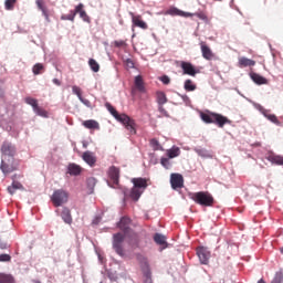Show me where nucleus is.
Listing matches in <instances>:
<instances>
[{
    "mask_svg": "<svg viewBox=\"0 0 283 283\" xmlns=\"http://www.w3.org/2000/svg\"><path fill=\"white\" fill-rule=\"evenodd\" d=\"M280 251H281V253H282V255H283V247L280 249Z\"/></svg>",
    "mask_w": 283,
    "mask_h": 283,
    "instance_id": "6e6d98bb",
    "label": "nucleus"
},
{
    "mask_svg": "<svg viewBox=\"0 0 283 283\" xmlns=\"http://www.w3.org/2000/svg\"><path fill=\"white\" fill-rule=\"evenodd\" d=\"M123 242H125V235L123 233L118 232L113 235V249L120 258H125Z\"/></svg>",
    "mask_w": 283,
    "mask_h": 283,
    "instance_id": "0eeeda50",
    "label": "nucleus"
},
{
    "mask_svg": "<svg viewBox=\"0 0 283 283\" xmlns=\"http://www.w3.org/2000/svg\"><path fill=\"white\" fill-rule=\"evenodd\" d=\"M159 80L161 83H164V85H169V83H171V78H169L167 75L161 76Z\"/></svg>",
    "mask_w": 283,
    "mask_h": 283,
    "instance_id": "de8ad7c7",
    "label": "nucleus"
},
{
    "mask_svg": "<svg viewBox=\"0 0 283 283\" xmlns=\"http://www.w3.org/2000/svg\"><path fill=\"white\" fill-rule=\"evenodd\" d=\"M200 118L203 120V123H207L208 125H218L219 127H224V125H231V120L228 119L222 114L218 113H200Z\"/></svg>",
    "mask_w": 283,
    "mask_h": 283,
    "instance_id": "7ed1b4c3",
    "label": "nucleus"
},
{
    "mask_svg": "<svg viewBox=\"0 0 283 283\" xmlns=\"http://www.w3.org/2000/svg\"><path fill=\"white\" fill-rule=\"evenodd\" d=\"M200 50L206 61H213V59H216V53L207 45V42H200Z\"/></svg>",
    "mask_w": 283,
    "mask_h": 283,
    "instance_id": "9b49d317",
    "label": "nucleus"
},
{
    "mask_svg": "<svg viewBox=\"0 0 283 283\" xmlns=\"http://www.w3.org/2000/svg\"><path fill=\"white\" fill-rule=\"evenodd\" d=\"M157 96V103L158 105H160L159 109H163V105H165L167 103V94H165V92L163 91H158L156 93Z\"/></svg>",
    "mask_w": 283,
    "mask_h": 283,
    "instance_id": "a878e982",
    "label": "nucleus"
},
{
    "mask_svg": "<svg viewBox=\"0 0 283 283\" xmlns=\"http://www.w3.org/2000/svg\"><path fill=\"white\" fill-rule=\"evenodd\" d=\"M180 67L184 72V74H187L188 76H196V74H200V71L191 64V62H180Z\"/></svg>",
    "mask_w": 283,
    "mask_h": 283,
    "instance_id": "1a4fd4ad",
    "label": "nucleus"
},
{
    "mask_svg": "<svg viewBox=\"0 0 283 283\" xmlns=\"http://www.w3.org/2000/svg\"><path fill=\"white\" fill-rule=\"evenodd\" d=\"M160 163H161L163 167H165L166 169H169L170 163H169L168 158H161Z\"/></svg>",
    "mask_w": 283,
    "mask_h": 283,
    "instance_id": "09e8293b",
    "label": "nucleus"
},
{
    "mask_svg": "<svg viewBox=\"0 0 283 283\" xmlns=\"http://www.w3.org/2000/svg\"><path fill=\"white\" fill-rule=\"evenodd\" d=\"M44 70L43 64L41 63H36L33 67H32V72L35 76H39V74H42Z\"/></svg>",
    "mask_w": 283,
    "mask_h": 283,
    "instance_id": "4c0bfd02",
    "label": "nucleus"
},
{
    "mask_svg": "<svg viewBox=\"0 0 283 283\" xmlns=\"http://www.w3.org/2000/svg\"><path fill=\"white\" fill-rule=\"evenodd\" d=\"M61 218L65 224H72V212L67 208H63Z\"/></svg>",
    "mask_w": 283,
    "mask_h": 283,
    "instance_id": "bb28decb",
    "label": "nucleus"
},
{
    "mask_svg": "<svg viewBox=\"0 0 283 283\" xmlns=\"http://www.w3.org/2000/svg\"><path fill=\"white\" fill-rule=\"evenodd\" d=\"M54 85L61 86V81L59 78H53Z\"/></svg>",
    "mask_w": 283,
    "mask_h": 283,
    "instance_id": "603ef678",
    "label": "nucleus"
},
{
    "mask_svg": "<svg viewBox=\"0 0 283 283\" xmlns=\"http://www.w3.org/2000/svg\"><path fill=\"white\" fill-rule=\"evenodd\" d=\"M25 103L33 107L34 112H41V107H39V102L32 97H27Z\"/></svg>",
    "mask_w": 283,
    "mask_h": 283,
    "instance_id": "c85d7f7f",
    "label": "nucleus"
},
{
    "mask_svg": "<svg viewBox=\"0 0 283 283\" xmlns=\"http://www.w3.org/2000/svg\"><path fill=\"white\" fill-rule=\"evenodd\" d=\"M67 171L70 176H80L81 171H83V168L76 164H70Z\"/></svg>",
    "mask_w": 283,
    "mask_h": 283,
    "instance_id": "5701e85b",
    "label": "nucleus"
},
{
    "mask_svg": "<svg viewBox=\"0 0 283 283\" xmlns=\"http://www.w3.org/2000/svg\"><path fill=\"white\" fill-rule=\"evenodd\" d=\"M268 160L273 165H283V156L280 155H270Z\"/></svg>",
    "mask_w": 283,
    "mask_h": 283,
    "instance_id": "c756f323",
    "label": "nucleus"
},
{
    "mask_svg": "<svg viewBox=\"0 0 283 283\" xmlns=\"http://www.w3.org/2000/svg\"><path fill=\"white\" fill-rule=\"evenodd\" d=\"M170 185L172 189H182L185 187V178L180 174H171L170 175Z\"/></svg>",
    "mask_w": 283,
    "mask_h": 283,
    "instance_id": "9d476101",
    "label": "nucleus"
},
{
    "mask_svg": "<svg viewBox=\"0 0 283 283\" xmlns=\"http://www.w3.org/2000/svg\"><path fill=\"white\" fill-rule=\"evenodd\" d=\"M18 190L25 191V187H23L22 184L19 181H13L11 186L8 187V192L10 193V196H14Z\"/></svg>",
    "mask_w": 283,
    "mask_h": 283,
    "instance_id": "f3484780",
    "label": "nucleus"
},
{
    "mask_svg": "<svg viewBox=\"0 0 283 283\" xmlns=\"http://www.w3.org/2000/svg\"><path fill=\"white\" fill-rule=\"evenodd\" d=\"M130 14H132L133 24L136 25V28H140L142 30H147L148 25H147V22L143 21V17L134 15V13H130Z\"/></svg>",
    "mask_w": 283,
    "mask_h": 283,
    "instance_id": "2eb2a0df",
    "label": "nucleus"
},
{
    "mask_svg": "<svg viewBox=\"0 0 283 283\" xmlns=\"http://www.w3.org/2000/svg\"><path fill=\"white\" fill-rule=\"evenodd\" d=\"M250 76L256 85H268L269 84V80H266L264 76H262L258 73H251Z\"/></svg>",
    "mask_w": 283,
    "mask_h": 283,
    "instance_id": "a211bd4d",
    "label": "nucleus"
},
{
    "mask_svg": "<svg viewBox=\"0 0 283 283\" xmlns=\"http://www.w3.org/2000/svg\"><path fill=\"white\" fill-rule=\"evenodd\" d=\"M105 107L106 109H108L109 114H112V116L116 118V120L123 123L125 128L130 134H136V122H134V119H132L127 114H118V111H116V108H114V106H112L109 102L105 103Z\"/></svg>",
    "mask_w": 283,
    "mask_h": 283,
    "instance_id": "f03ea898",
    "label": "nucleus"
},
{
    "mask_svg": "<svg viewBox=\"0 0 283 283\" xmlns=\"http://www.w3.org/2000/svg\"><path fill=\"white\" fill-rule=\"evenodd\" d=\"M167 14H170L171 17H193V13H187L185 11H181L178 8H171L167 11Z\"/></svg>",
    "mask_w": 283,
    "mask_h": 283,
    "instance_id": "6ab92c4d",
    "label": "nucleus"
},
{
    "mask_svg": "<svg viewBox=\"0 0 283 283\" xmlns=\"http://www.w3.org/2000/svg\"><path fill=\"white\" fill-rule=\"evenodd\" d=\"M1 165L0 170L4 176L8 174H12L19 169V164L14 160V156L17 155V148L12 146V144H3L1 147Z\"/></svg>",
    "mask_w": 283,
    "mask_h": 283,
    "instance_id": "f257e3e1",
    "label": "nucleus"
},
{
    "mask_svg": "<svg viewBox=\"0 0 283 283\" xmlns=\"http://www.w3.org/2000/svg\"><path fill=\"white\" fill-rule=\"evenodd\" d=\"M136 260L143 269L146 282L151 283V270H149V262H147V258L143 254H136Z\"/></svg>",
    "mask_w": 283,
    "mask_h": 283,
    "instance_id": "6e6552de",
    "label": "nucleus"
},
{
    "mask_svg": "<svg viewBox=\"0 0 283 283\" xmlns=\"http://www.w3.org/2000/svg\"><path fill=\"white\" fill-rule=\"evenodd\" d=\"M195 15L202 20L207 19V15H205V13H195Z\"/></svg>",
    "mask_w": 283,
    "mask_h": 283,
    "instance_id": "3c124183",
    "label": "nucleus"
},
{
    "mask_svg": "<svg viewBox=\"0 0 283 283\" xmlns=\"http://www.w3.org/2000/svg\"><path fill=\"white\" fill-rule=\"evenodd\" d=\"M84 6L83 3H80L78 6L75 7V14H80L81 19L83 21H86V23H90V15H87V12L83 10Z\"/></svg>",
    "mask_w": 283,
    "mask_h": 283,
    "instance_id": "aec40b11",
    "label": "nucleus"
},
{
    "mask_svg": "<svg viewBox=\"0 0 283 283\" xmlns=\"http://www.w3.org/2000/svg\"><path fill=\"white\" fill-rule=\"evenodd\" d=\"M128 244L133 250L138 249V247H140V238L138 237V234H133L129 239Z\"/></svg>",
    "mask_w": 283,
    "mask_h": 283,
    "instance_id": "cd10ccee",
    "label": "nucleus"
},
{
    "mask_svg": "<svg viewBox=\"0 0 283 283\" xmlns=\"http://www.w3.org/2000/svg\"><path fill=\"white\" fill-rule=\"evenodd\" d=\"M108 176L113 185H118V180L120 178V169H118L116 166L111 167L108 170Z\"/></svg>",
    "mask_w": 283,
    "mask_h": 283,
    "instance_id": "ddd939ff",
    "label": "nucleus"
},
{
    "mask_svg": "<svg viewBox=\"0 0 283 283\" xmlns=\"http://www.w3.org/2000/svg\"><path fill=\"white\" fill-rule=\"evenodd\" d=\"M196 154H198V156H200L201 158H213V155H211V153H209L206 149L202 148H196L195 149Z\"/></svg>",
    "mask_w": 283,
    "mask_h": 283,
    "instance_id": "f704fd0d",
    "label": "nucleus"
},
{
    "mask_svg": "<svg viewBox=\"0 0 283 283\" xmlns=\"http://www.w3.org/2000/svg\"><path fill=\"white\" fill-rule=\"evenodd\" d=\"M0 249H8V245L1 244V245H0Z\"/></svg>",
    "mask_w": 283,
    "mask_h": 283,
    "instance_id": "5fc2aeb1",
    "label": "nucleus"
},
{
    "mask_svg": "<svg viewBox=\"0 0 283 283\" xmlns=\"http://www.w3.org/2000/svg\"><path fill=\"white\" fill-rule=\"evenodd\" d=\"M80 101H81V103H83V105H86V107H90L91 103L88 99L81 97Z\"/></svg>",
    "mask_w": 283,
    "mask_h": 283,
    "instance_id": "8fccbe9b",
    "label": "nucleus"
},
{
    "mask_svg": "<svg viewBox=\"0 0 283 283\" xmlns=\"http://www.w3.org/2000/svg\"><path fill=\"white\" fill-rule=\"evenodd\" d=\"M82 158L90 165V167H94L96 165V157H94L90 151L84 153Z\"/></svg>",
    "mask_w": 283,
    "mask_h": 283,
    "instance_id": "4be33fe9",
    "label": "nucleus"
},
{
    "mask_svg": "<svg viewBox=\"0 0 283 283\" xmlns=\"http://www.w3.org/2000/svg\"><path fill=\"white\" fill-rule=\"evenodd\" d=\"M88 65H90L92 72H99L101 71V65L94 59L88 60Z\"/></svg>",
    "mask_w": 283,
    "mask_h": 283,
    "instance_id": "c9c22d12",
    "label": "nucleus"
},
{
    "mask_svg": "<svg viewBox=\"0 0 283 283\" xmlns=\"http://www.w3.org/2000/svg\"><path fill=\"white\" fill-rule=\"evenodd\" d=\"M197 255L202 264H209V258H211V252L206 247L197 248Z\"/></svg>",
    "mask_w": 283,
    "mask_h": 283,
    "instance_id": "f8f14e48",
    "label": "nucleus"
},
{
    "mask_svg": "<svg viewBox=\"0 0 283 283\" xmlns=\"http://www.w3.org/2000/svg\"><path fill=\"white\" fill-rule=\"evenodd\" d=\"M72 92H73V94L77 95V98H78V99L83 97L81 87H78V86H72Z\"/></svg>",
    "mask_w": 283,
    "mask_h": 283,
    "instance_id": "79ce46f5",
    "label": "nucleus"
},
{
    "mask_svg": "<svg viewBox=\"0 0 283 283\" xmlns=\"http://www.w3.org/2000/svg\"><path fill=\"white\" fill-rule=\"evenodd\" d=\"M167 156L168 158H178V156H180V148L174 146L167 150Z\"/></svg>",
    "mask_w": 283,
    "mask_h": 283,
    "instance_id": "2f4dec72",
    "label": "nucleus"
},
{
    "mask_svg": "<svg viewBox=\"0 0 283 283\" xmlns=\"http://www.w3.org/2000/svg\"><path fill=\"white\" fill-rule=\"evenodd\" d=\"M101 283H103V282H101Z\"/></svg>",
    "mask_w": 283,
    "mask_h": 283,
    "instance_id": "bf43d9fd",
    "label": "nucleus"
},
{
    "mask_svg": "<svg viewBox=\"0 0 283 283\" xmlns=\"http://www.w3.org/2000/svg\"><path fill=\"white\" fill-rule=\"evenodd\" d=\"M15 4H17V0H6L4 1L6 10H14Z\"/></svg>",
    "mask_w": 283,
    "mask_h": 283,
    "instance_id": "ea45409f",
    "label": "nucleus"
},
{
    "mask_svg": "<svg viewBox=\"0 0 283 283\" xmlns=\"http://www.w3.org/2000/svg\"><path fill=\"white\" fill-rule=\"evenodd\" d=\"M69 198L70 195L67 193V191L63 189H57L53 192L51 197V202H53L54 207H61L65 205V202H67Z\"/></svg>",
    "mask_w": 283,
    "mask_h": 283,
    "instance_id": "423d86ee",
    "label": "nucleus"
},
{
    "mask_svg": "<svg viewBox=\"0 0 283 283\" xmlns=\"http://www.w3.org/2000/svg\"><path fill=\"white\" fill-rule=\"evenodd\" d=\"M191 200L196 202V205H200L201 207H213V196L208 191H199L190 193Z\"/></svg>",
    "mask_w": 283,
    "mask_h": 283,
    "instance_id": "39448f33",
    "label": "nucleus"
},
{
    "mask_svg": "<svg viewBox=\"0 0 283 283\" xmlns=\"http://www.w3.org/2000/svg\"><path fill=\"white\" fill-rule=\"evenodd\" d=\"M85 129H101V124L96 122V119H87L82 123Z\"/></svg>",
    "mask_w": 283,
    "mask_h": 283,
    "instance_id": "412c9836",
    "label": "nucleus"
},
{
    "mask_svg": "<svg viewBox=\"0 0 283 283\" xmlns=\"http://www.w3.org/2000/svg\"><path fill=\"white\" fill-rule=\"evenodd\" d=\"M0 283H14V276L6 273H0Z\"/></svg>",
    "mask_w": 283,
    "mask_h": 283,
    "instance_id": "72a5a7b5",
    "label": "nucleus"
},
{
    "mask_svg": "<svg viewBox=\"0 0 283 283\" xmlns=\"http://www.w3.org/2000/svg\"><path fill=\"white\" fill-rule=\"evenodd\" d=\"M154 240H155L156 244H159L160 247L167 244V238L160 233H156L154 235Z\"/></svg>",
    "mask_w": 283,
    "mask_h": 283,
    "instance_id": "473e14b6",
    "label": "nucleus"
},
{
    "mask_svg": "<svg viewBox=\"0 0 283 283\" xmlns=\"http://www.w3.org/2000/svg\"><path fill=\"white\" fill-rule=\"evenodd\" d=\"M12 256L10 254H0V262H10Z\"/></svg>",
    "mask_w": 283,
    "mask_h": 283,
    "instance_id": "49530a36",
    "label": "nucleus"
},
{
    "mask_svg": "<svg viewBox=\"0 0 283 283\" xmlns=\"http://www.w3.org/2000/svg\"><path fill=\"white\" fill-rule=\"evenodd\" d=\"M182 98H187V96H182Z\"/></svg>",
    "mask_w": 283,
    "mask_h": 283,
    "instance_id": "13d9d810",
    "label": "nucleus"
},
{
    "mask_svg": "<svg viewBox=\"0 0 283 283\" xmlns=\"http://www.w3.org/2000/svg\"><path fill=\"white\" fill-rule=\"evenodd\" d=\"M129 224H132V219L123 217L120 221L117 223V227L118 229H120V231L127 234L129 233Z\"/></svg>",
    "mask_w": 283,
    "mask_h": 283,
    "instance_id": "4468645a",
    "label": "nucleus"
},
{
    "mask_svg": "<svg viewBox=\"0 0 283 283\" xmlns=\"http://www.w3.org/2000/svg\"><path fill=\"white\" fill-rule=\"evenodd\" d=\"M36 114H39V116H45V111L41 108V111L36 112Z\"/></svg>",
    "mask_w": 283,
    "mask_h": 283,
    "instance_id": "864d4df0",
    "label": "nucleus"
},
{
    "mask_svg": "<svg viewBox=\"0 0 283 283\" xmlns=\"http://www.w3.org/2000/svg\"><path fill=\"white\" fill-rule=\"evenodd\" d=\"M271 283H283V272H276Z\"/></svg>",
    "mask_w": 283,
    "mask_h": 283,
    "instance_id": "a19ab883",
    "label": "nucleus"
},
{
    "mask_svg": "<svg viewBox=\"0 0 283 283\" xmlns=\"http://www.w3.org/2000/svg\"><path fill=\"white\" fill-rule=\"evenodd\" d=\"M132 182L134 185L133 189L130 190L129 197L132 200H140V196L145 192V189H147V179L145 178H133Z\"/></svg>",
    "mask_w": 283,
    "mask_h": 283,
    "instance_id": "20e7f679",
    "label": "nucleus"
},
{
    "mask_svg": "<svg viewBox=\"0 0 283 283\" xmlns=\"http://www.w3.org/2000/svg\"><path fill=\"white\" fill-rule=\"evenodd\" d=\"M253 65H255V61L249 57L239 59V67H253Z\"/></svg>",
    "mask_w": 283,
    "mask_h": 283,
    "instance_id": "393cba45",
    "label": "nucleus"
},
{
    "mask_svg": "<svg viewBox=\"0 0 283 283\" xmlns=\"http://www.w3.org/2000/svg\"><path fill=\"white\" fill-rule=\"evenodd\" d=\"M124 63H125V65H126V67H128L129 70H134V60H132V59H126L125 61H124Z\"/></svg>",
    "mask_w": 283,
    "mask_h": 283,
    "instance_id": "c03bdc74",
    "label": "nucleus"
},
{
    "mask_svg": "<svg viewBox=\"0 0 283 283\" xmlns=\"http://www.w3.org/2000/svg\"><path fill=\"white\" fill-rule=\"evenodd\" d=\"M35 3L39 8V10H41L43 17H45V19H50V13L48 11V7H45V2L43 0H35Z\"/></svg>",
    "mask_w": 283,
    "mask_h": 283,
    "instance_id": "b1692460",
    "label": "nucleus"
},
{
    "mask_svg": "<svg viewBox=\"0 0 283 283\" xmlns=\"http://www.w3.org/2000/svg\"><path fill=\"white\" fill-rule=\"evenodd\" d=\"M264 116H265V118H268V120H270L274 125H282V123H280V119H277V116H275V114L264 113Z\"/></svg>",
    "mask_w": 283,
    "mask_h": 283,
    "instance_id": "e433bc0d",
    "label": "nucleus"
},
{
    "mask_svg": "<svg viewBox=\"0 0 283 283\" xmlns=\"http://www.w3.org/2000/svg\"><path fill=\"white\" fill-rule=\"evenodd\" d=\"M134 85L137 92H140L142 94H145V92H147V90L145 88V80H143V75L135 76Z\"/></svg>",
    "mask_w": 283,
    "mask_h": 283,
    "instance_id": "dca6fc26",
    "label": "nucleus"
},
{
    "mask_svg": "<svg viewBox=\"0 0 283 283\" xmlns=\"http://www.w3.org/2000/svg\"><path fill=\"white\" fill-rule=\"evenodd\" d=\"M87 186L91 187V189H94V187H96V178L94 177L88 178Z\"/></svg>",
    "mask_w": 283,
    "mask_h": 283,
    "instance_id": "a18cd8bd",
    "label": "nucleus"
},
{
    "mask_svg": "<svg viewBox=\"0 0 283 283\" xmlns=\"http://www.w3.org/2000/svg\"><path fill=\"white\" fill-rule=\"evenodd\" d=\"M76 18V11H71L69 14H64L61 17L62 21H74Z\"/></svg>",
    "mask_w": 283,
    "mask_h": 283,
    "instance_id": "58836bf2",
    "label": "nucleus"
},
{
    "mask_svg": "<svg viewBox=\"0 0 283 283\" xmlns=\"http://www.w3.org/2000/svg\"><path fill=\"white\" fill-rule=\"evenodd\" d=\"M151 143H157L156 139H153Z\"/></svg>",
    "mask_w": 283,
    "mask_h": 283,
    "instance_id": "4d7b16f0",
    "label": "nucleus"
},
{
    "mask_svg": "<svg viewBox=\"0 0 283 283\" xmlns=\"http://www.w3.org/2000/svg\"><path fill=\"white\" fill-rule=\"evenodd\" d=\"M198 86H196V84H193V81L191 80H186L185 84H184V88L186 90V92H196Z\"/></svg>",
    "mask_w": 283,
    "mask_h": 283,
    "instance_id": "7c9ffc66",
    "label": "nucleus"
},
{
    "mask_svg": "<svg viewBox=\"0 0 283 283\" xmlns=\"http://www.w3.org/2000/svg\"><path fill=\"white\" fill-rule=\"evenodd\" d=\"M115 48H127V42H125L124 40H116L114 42Z\"/></svg>",
    "mask_w": 283,
    "mask_h": 283,
    "instance_id": "37998d69",
    "label": "nucleus"
}]
</instances>
